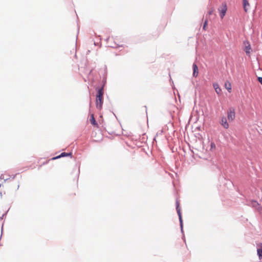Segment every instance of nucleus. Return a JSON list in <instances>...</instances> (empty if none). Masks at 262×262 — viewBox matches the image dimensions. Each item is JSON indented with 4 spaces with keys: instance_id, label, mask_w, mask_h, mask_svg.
I'll list each match as a JSON object with an SVG mask.
<instances>
[{
    "instance_id": "1",
    "label": "nucleus",
    "mask_w": 262,
    "mask_h": 262,
    "mask_svg": "<svg viewBox=\"0 0 262 262\" xmlns=\"http://www.w3.org/2000/svg\"><path fill=\"white\" fill-rule=\"evenodd\" d=\"M103 94V87L102 86L98 90L96 95V105L99 110H100L102 106Z\"/></svg>"
},
{
    "instance_id": "2",
    "label": "nucleus",
    "mask_w": 262,
    "mask_h": 262,
    "mask_svg": "<svg viewBox=\"0 0 262 262\" xmlns=\"http://www.w3.org/2000/svg\"><path fill=\"white\" fill-rule=\"evenodd\" d=\"M235 116V109L232 107H229L228 108V110H227L228 120L229 121H232L234 119Z\"/></svg>"
},
{
    "instance_id": "3",
    "label": "nucleus",
    "mask_w": 262,
    "mask_h": 262,
    "mask_svg": "<svg viewBox=\"0 0 262 262\" xmlns=\"http://www.w3.org/2000/svg\"><path fill=\"white\" fill-rule=\"evenodd\" d=\"M247 204L248 206H251L252 207L255 208L256 210L259 211L260 208V205L255 200H250L248 201L247 202Z\"/></svg>"
},
{
    "instance_id": "4",
    "label": "nucleus",
    "mask_w": 262,
    "mask_h": 262,
    "mask_svg": "<svg viewBox=\"0 0 262 262\" xmlns=\"http://www.w3.org/2000/svg\"><path fill=\"white\" fill-rule=\"evenodd\" d=\"M227 10V5L225 3H223L222 6L219 8L218 10L220 12V16L221 18H223L225 15Z\"/></svg>"
},
{
    "instance_id": "5",
    "label": "nucleus",
    "mask_w": 262,
    "mask_h": 262,
    "mask_svg": "<svg viewBox=\"0 0 262 262\" xmlns=\"http://www.w3.org/2000/svg\"><path fill=\"white\" fill-rule=\"evenodd\" d=\"M220 124L224 128L227 129L229 127V124L227 122V119L225 116H222L221 117Z\"/></svg>"
},
{
    "instance_id": "6",
    "label": "nucleus",
    "mask_w": 262,
    "mask_h": 262,
    "mask_svg": "<svg viewBox=\"0 0 262 262\" xmlns=\"http://www.w3.org/2000/svg\"><path fill=\"white\" fill-rule=\"evenodd\" d=\"M193 68V76L195 77H197L198 75L199 71L198 68L196 64L193 63L192 66Z\"/></svg>"
},
{
    "instance_id": "7",
    "label": "nucleus",
    "mask_w": 262,
    "mask_h": 262,
    "mask_svg": "<svg viewBox=\"0 0 262 262\" xmlns=\"http://www.w3.org/2000/svg\"><path fill=\"white\" fill-rule=\"evenodd\" d=\"M243 4L244 11L247 12L248 11V7L250 6V4L248 0H243Z\"/></svg>"
},
{
    "instance_id": "8",
    "label": "nucleus",
    "mask_w": 262,
    "mask_h": 262,
    "mask_svg": "<svg viewBox=\"0 0 262 262\" xmlns=\"http://www.w3.org/2000/svg\"><path fill=\"white\" fill-rule=\"evenodd\" d=\"M179 216V219L180 222V226L181 228V231L182 233H183V219H182V214H178Z\"/></svg>"
},
{
    "instance_id": "9",
    "label": "nucleus",
    "mask_w": 262,
    "mask_h": 262,
    "mask_svg": "<svg viewBox=\"0 0 262 262\" xmlns=\"http://www.w3.org/2000/svg\"><path fill=\"white\" fill-rule=\"evenodd\" d=\"M71 155H72L71 152L67 153V152H62L60 155L52 158V159H53V160L54 159H57L60 158L61 157L69 156H70Z\"/></svg>"
},
{
    "instance_id": "10",
    "label": "nucleus",
    "mask_w": 262,
    "mask_h": 262,
    "mask_svg": "<svg viewBox=\"0 0 262 262\" xmlns=\"http://www.w3.org/2000/svg\"><path fill=\"white\" fill-rule=\"evenodd\" d=\"M213 88L215 89V91L216 92V93L218 94H220L221 93L222 90L220 89V88L219 87L218 84L214 83L213 84Z\"/></svg>"
},
{
    "instance_id": "11",
    "label": "nucleus",
    "mask_w": 262,
    "mask_h": 262,
    "mask_svg": "<svg viewBox=\"0 0 262 262\" xmlns=\"http://www.w3.org/2000/svg\"><path fill=\"white\" fill-rule=\"evenodd\" d=\"M250 50H251V47L250 45L249 44L248 46H246L245 47V51L246 53L247 54H249L250 53Z\"/></svg>"
},
{
    "instance_id": "12",
    "label": "nucleus",
    "mask_w": 262,
    "mask_h": 262,
    "mask_svg": "<svg viewBox=\"0 0 262 262\" xmlns=\"http://www.w3.org/2000/svg\"><path fill=\"white\" fill-rule=\"evenodd\" d=\"M90 121H91V123L93 125H96V124H97L96 122L95 121V119L94 118L93 114H92V115L91 116Z\"/></svg>"
},
{
    "instance_id": "13",
    "label": "nucleus",
    "mask_w": 262,
    "mask_h": 262,
    "mask_svg": "<svg viewBox=\"0 0 262 262\" xmlns=\"http://www.w3.org/2000/svg\"><path fill=\"white\" fill-rule=\"evenodd\" d=\"M176 210H177V213H181V209L179 206V204L178 203V202L177 201L176 202Z\"/></svg>"
},
{
    "instance_id": "14",
    "label": "nucleus",
    "mask_w": 262,
    "mask_h": 262,
    "mask_svg": "<svg viewBox=\"0 0 262 262\" xmlns=\"http://www.w3.org/2000/svg\"><path fill=\"white\" fill-rule=\"evenodd\" d=\"M214 11V9L213 8H211L208 12V13L206 15V17H207L208 16H210L213 14V12Z\"/></svg>"
},
{
    "instance_id": "15",
    "label": "nucleus",
    "mask_w": 262,
    "mask_h": 262,
    "mask_svg": "<svg viewBox=\"0 0 262 262\" xmlns=\"http://www.w3.org/2000/svg\"><path fill=\"white\" fill-rule=\"evenodd\" d=\"M207 25V20L206 19L205 21L204 25H203V29H205V28H206Z\"/></svg>"
},
{
    "instance_id": "16",
    "label": "nucleus",
    "mask_w": 262,
    "mask_h": 262,
    "mask_svg": "<svg viewBox=\"0 0 262 262\" xmlns=\"http://www.w3.org/2000/svg\"><path fill=\"white\" fill-rule=\"evenodd\" d=\"M258 81L259 82H260L262 84V77H258L257 78Z\"/></svg>"
},
{
    "instance_id": "17",
    "label": "nucleus",
    "mask_w": 262,
    "mask_h": 262,
    "mask_svg": "<svg viewBox=\"0 0 262 262\" xmlns=\"http://www.w3.org/2000/svg\"><path fill=\"white\" fill-rule=\"evenodd\" d=\"M7 214H3L2 216H0V220H2L5 216H6Z\"/></svg>"
},
{
    "instance_id": "18",
    "label": "nucleus",
    "mask_w": 262,
    "mask_h": 262,
    "mask_svg": "<svg viewBox=\"0 0 262 262\" xmlns=\"http://www.w3.org/2000/svg\"><path fill=\"white\" fill-rule=\"evenodd\" d=\"M211 148H215V144H214V143H211Z\"/></svg>"
},
{
    "instance_id": "19",
    "label": "nucleus",
    "mask_w": 262,
    "mask_h": 262,
    "mask_svg": "<svg viewBox=\"0 0 262 262\" xmlns=\"http://www.w3.org/2000/svg\"><path fill=\"white\" fill-rule=\"evenodd\" d=\"M226 89L229 91V90H231V85L230 84H229V86L226 87Z\"/></svg>"
},
{
    "instance_id": "20",
    "label": "nucleus",
    "mask_w": 262,
    "mask_h": 262,
    "mask_svg": "<svg viewBox=\"0 0 262 262\" xmlns=\"http://www.w3.org/2000/svg\"><path fill=\"white\" fill-rule=\"evenodd\" d=\"M92 72V70H91L89 72V75H91Z\"/></svg>"
},
{
    "instance_id": "21",
    "label": "nucleus",
    "mask_w": 262,
    "mask_h": 262,
    "mask_svg": "<svg viewBox=\"0 0 262 262\" xmlns=\"http://www.w3.org/2000/svg\"><path fill=\"white\" fill-rule=\"evenodd\" d=\"M109 39H110V37L107 38L106 39V41H107L109 40Z\"/></svg>"
},
{
    "instance_id": "22",
    "label": "nucleus",
    "mask_w": 262,
    "mask_h": 262,
    "mask_svg": "<svg viewBox=\"0 0 262 262\" xmlns=\"http://www.w3.org/2000/svg\"><path fill=\"white\" fill-rule=\"evenodd\" d=\"M112 48H115L116 47L115 46H111Z\"/></svg>"
}]
</instances>
